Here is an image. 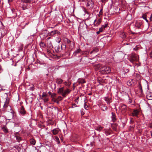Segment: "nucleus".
I'll use <instances>...</instances> for the list:
<instances>
[{
    "label": "nucleus",
    "mask_w": 152,
    "mask_h": 152,
    "mask_svg": "<svg viewBox=\"0 0 152 152\" xmlns=\"http://www.w3.org/2000/svg\"><path fill=\"white\" fill-rule=\"evenodd\" d=\"M89 52H84L83 54L87 55L89 54Z\"/></svg>",
    "instance_id": "3c124183"
},
{
    "label": "nucleus",
    "mask_w": 152,
    "mask_h": 152,
    "mask_svg": "<svg viewBox=\"0 0 152 152\" xmlns=\"http://www.w3.org/2000/svg\"><path fill=\"white\" fill-rule=\"evenodd\" d=\"M104 100L107 102L108 104H109L112 102L111 99L107 97H105Z\"/></svg>",
    "instance_id": "dca6fc26"
},
{
    "label": "nucleus",
    "mask_w": 152,
    "mask_h": 152,
    "mask_svg": "<svg viewBox=\"0 0 152 152\" xmlns=\"http://www.w3.org/2000/svg\"><path fill=\"white\" fill-rule=\"evenodd\" d=\"M50 38V37H49L48 38L46 39V41H48H48H49V40Z\"/></svg>",
    "instance_id": "bf43d9fd"
},
{
    "label": "nucleus",
    "mask_w": 152,
    "mask_h": 152,
    "mask_svg": "<svg viewBox=\"0 0 152 152\" xmlns=\"http://www.w3.org/2000/svg\"><path fill=\"white\" fill-rule=\"evenodd\" d=\"M107 26V24H105V25H102L101 28H106Z\"/></svg>",
    "instance_id": "ea45409f"
},
{
    "label": "nucleus",
    "mask_w": 152,
    "mask_h": 152,
    "mask_svg": "<svg viewBox=\"0 0 152 152\" xmlns=\"http://www.w3.org/2000/svg\"><path fill=\"white\" fill-rule=\"evenodd\" d=\"M103 31V28H99V31L96 32V33L97 34H99L100 33L102 32Z\"/></svg>",
    "instance_id": "7c9ffc66"
},
{
    "label": "nucleus",
    "mask_w": 152,
    "mask_h": 152,
    "mask_svg": "<svg viewBox=\"0 0 152 152\" xmlns=\"http://www.w3.org/2000/svg\"><path fill=\"white\" fill-rule=\"evenodd\" d=\"M43 100L45 102H48V98H44Z\"/></svg>",
    "instance_id": "37998d69"
},
{
    "label": "nucleus",
    "mask_w": 152,
    "mask_h": 152,
    "mask_svg": "<svg viewBox=\"0 0 152 152\" xmlns=\"http://www.w3.org/2000/svg\"><path fill=\"white\" fill-rule=\"evenodd\" d=\"M149 127L150 128H152V123H149L148 125Z\"/></svg>",
    "instance_id": "de8ad7c7"
},
{
    "label": "nucleus",
    "mask_w": 152,
    "mask_h": 152,
    "mask_svg": "<svg viewBox=\"0 0 152 152\" xmlns=\"http://www.w3.org/2000/svg\"><path fill=\"white\" fill-rule=\"evenodd\" d=\"M9 104V101L7 100V99H6L3 106V108L5 110H6L7 108L8 107Z\"/></svg>",
    "instance_id": "9d476101"
},
{
    "label": "nucleus",
    "mask_w": 152,
    "mask_h": 152,
    "mask_svg": "<svg viewBox=\"0 0 152 152\" xmlns=\"http://www.w3.org/2000/svg\"><path fill=\"white\" fill-rule=\"evenodd\" d=\"M55 139L56 141L57 142L58 144H59V143H60L59 139L58 137L56 136H55Z\"/></svg>",
    "instance_id": "c756f323"
},
{
    "label": "nucleus",
    "mask_w": 152,
    "mask_h": 152,
    "mask_svg": "<svg viewBox=\"0 0 152 152\" xmlns=\"http://www.w3.org/2000/svg\"><path fill=\"white\" fill-rule=\"evenodd\" d=\"M138 48L137 47V46H136V47L135 48H133V49L134 50H138Z\"/></svg>",
    "instance_id": "864d4df0"
},
{
    "label": "nucleus",
    "mask_w": 152,
    "mask_h": 152,
    "mask_svg": "<svg viewBox=\"0 0 152 152\" xmlns=\"http://www.w3.org/2000/svg\"><path fill=\"white\" fill-rule=\"evenodd\" d=\"M63 81V80L61 79L57 78L56 81V82L58 84H60L62 83Z\"/></svg>",
    "instance_id": "412c9836"
},
{
    "label": "nucleus",
    "mask_w": 152,
    "mask_h": 152,
    "mask_svg": "<svg viewBox=\"0 0 152 152\" xmlns=\"http://www.w3.org/2000/svg\"><path fill=\"white\" fill-rule=\"evenodd\" d=\"M139 111L137 109H135L133 111L132 114L133 117H137L139 114Z\"/></svg>",
    "instance_id": "39448f33"
},
{
    "label": "nucleus",
    "mask_w": 152,
    "mask_h": 152,
    "mask_svg": "<svg viewBox=\"0 0 152 152\" xmlns=\"http://www.w3.org/2000/svg\"><path fill=\"white\" fill-rule=\"evenodd\" d=\"M101 1L102 2H105L107 1V0H101Z\"/></svg>",
    "instance_id": "4d7b16f0"
},
{
    "label": "nucleus",
    "mask_w": 152,
    "mask_h": 152,
    "mask_svg": "<svg viewBox=\"0 0 152 152\" xmlns=\"http://www.w3.org/2000/svg\"><path fill=\"white\" fill-rule=\"evenodd\" d=\"M120 37L122 38H125L126 37V33L123 31H121V32Z\"/></svg>",
    "instance_id": "6ab92c4d"
},
{
    "label": "nucleus",
    "mask_w": 152,
    "mask_h": 152,
    "mask_svg": "<svg viewBox=\"0 0 152 152\" xmlns=\"http://www.w3.org/2000/svg\"><path fill=\"white\" fill-rule=\"evenodd\" d=\"M16 139L18 142H19L21 140V138L19 136H16Z\"/></svg>",
    "instance_id": "e433bc0d"
},
{
    "label": "nucleus",
    "mask_w": 152,
    "mask_h": 152,
    "mask_svg": "<svg viewBox=\"0 0 152 152\" xmlns=\"http://www.w3.org/2000/svg\"><path fill=\"white\" fill-rule=\"evenodd\" d=\"M96 67L97 69H99V70H100V68H101L102 67V65H101L100 64H98L96 65Z\"/></svg>",
    "instance_id": "473e14b6"
},
{
    "label": "nucleus",
    "mask_w": 152,
    "mask_h": 152,
    "mask_svg": "<svg viewBox=\"0 0 152 152\" xmlns=\"http://www.w3.org/2000/svg\"><path fill=\"white\" fill-rule=\"evenodd\" d=\"M60 39H58V40L57 41L59 43H60Z\"/></svg>",
    "instance_id": "e2e57ef3"
},
{
    "label": "nucleus",
    "mask_w": 152,
    "mask_h": 152,
    "mask_svg": "<svg viewBox=\"0 0 152 152\" xmlns=\"http://www.w3.org/2000/svg\"><path fill=\"white\" fill-rule=\"evenodd\" d=\"M63 83L67 86H69L71 84V83L69 82H65Z\"/></svg>",
    "instance_id": "72a5a7b5"
},
{
    "label": "nucleus",
    "mask_w": 152,
    "mask_h": 152,
    "mask_svg": "<svg viewBox=\"0 0 152 152\" xmlns=\"http://www.w3.org/2000/svg\"><path fill=\"white\" fill-rule=\"evenodd\" d=\"M89 4H88V3H87V5H87V6H89Z\"/></svg>",
    "instance_id": "338daca9"
},
{
    "label": "nucleus",
    "mask_w": 152,
    "mask_h": 152,
    "mask_svg": "<svg viewBox=\"0 0 152 152\" xmlns=\"http://www.w3.org/2000/svg\"><path fill=\"white\" fill-rule=\"evenodd\" d=\"M102 17V15H100L99 14H97L96 15V18H101Z\"/></svg>",
    "instance_id": "a19ab883"
},
{
    "label": "nucleus",
    "mask_w": 152,
    "mask_h": 152,
    "mask_svg": "<svg viewBox=\"0 0 152 152\" xmlns=\"http://www.w3.org/2000/svg\"><path fill=\"white\" fill-rule=\"evenodd\" d=\"M84 108L86 109H87V108H88V105H87L86 104V102H85V103H84Z\"/></svg>",
    "instance_id": "a18cd8bd"
},
{
    "label": "nucleus",
    "mask_w": 152,
    "mask_h": 152,
    "mask_svg": "<svg viewBox=\"0 0 152 152\" xmlns=\"http://www.w3.org/2000/svg\"><path fill=\"white\" fill-rule=\"evenodd\" d=\"M139 88L140 89V92H141V93H142V87H141V85H140V86H139Z\"/></svg>",
    "instance_id": "49530a36"
},
{
    "label": "nucleus",
    "mask_w": 152,
    "mask_h": 152,
    "mask_svg": "<svg viewBox=\"0 0 152 152\" xmlns=\"http://www.w3.org/2000/svg\"><path fill=\"white\" fill-rule=\"evenodd\" d=\"M3 130L4 132L5 133H7L8 132V130L5 127H4L3 128Z\"/></svg>",
    "instance_id": "f704fd0d"
},
{
    "label": "nucleus",
    "mask_w": 152,
    "mask_h": 152,
    "mask_svg": "<svg viewBox=\"0 0 152 152\" xmlns=\"http://www.w3.org/2000/svg\"><path fill=\"white\" fill-rule=\"evenodd\" d=\"M103 129V127L101 126H96L95 127V129L99 132H100Z\"/></svg>",
    "instance_id": "f3484780"
},
{
    "label": "nucleus",
    "mask_w": 152,
    "mask_h": 152,
    "mask_svg": "<svg viewBox=\"0 0 152 152\" xmlns=\"http://www.w3.org/2000/svg\"><path fill=\"white\" fill-rule=\"evenodd\" d=\"M102 10V9H100L99 13V14L101 15H102L103 14Z\"/></svg>",
    "instance_id": "c03bdc74"
},
{
    "label": "nucleus",
    "mask_w": 152,
    "mask_h": 152,
    "mask_svg": "<svg viewBox=\"0 0 152 152\" xmlns=\"http://www.w3.org/2000/svg\"><path fill=\"white\" fill-rule=\"evenodd\" d=\"M142 23L140 21H137L135 24V26L138 28H140L141 27Z\"/></svg>",
    "instance_id": "f8f14e48"
},
{
    "label": "nucleus",
    "mask_w": 152,
    "mask_h": 152,
    "mask_svg": "<svg viewBox=\"0 0 152 152\" xmlns=\"http://www.w3.org/2000/svg\"><path fill=\"white\" fill-rule=\"evenodd\" d=\"M29 23H26L25 24V25H28Z\"/></svg>",
    "instance_id": "774afa93"
},
{
    "label": "nucleus",
    "mask_w": 152,
    "mask_h": 152,
    "mask_svg": "<svg viewBox=\"0 0 152 152\" xmlns=\"http://www.w3.org/2000/svg\"><path fill=\"white\" fill-rule=\"evenodd\" d=\"M112 116H111V118L112 120L113 121V122H115L116 120V117L115 114L112 112Z\"/></svg>",
    "instance_id": "4468645a"
},
{
    "label": "nucleus",
    "mask_w": 152,
    "mask_h": 152,
    "mask_svg": "<svg viewBox=\"0 0 152 152\" xmlns=\"http://www.w3.org/2000/svg\"><path fill=\"white\" fill-rule=\"evenodd\" d=\"M47 94L45 92H44L42 93V98H45L47 97Z\"/></svg>",
    "instance_id": "c9c22d12"
},
{
    "label": "nucleus",
    "mask_w": 152,
    "mask_h": 152,
    "mask_svg": "<svg viewBox=\"0 0 152 152\" xmlns=\"http://www.w3.org/2000/svg\"><path fill=\"white\" fill-rule=\"evenodd\" d=\"M133 80L132 79L131 80H129L127 83V84L129 86H131L132 85Z\"/></svg>",
    "instance_id": "bb28decb"
},
{
    "label": "nucleus",
    "mask_w": 152,
    "mask_h": 152,
    "mask_svg": "<svg viewBox=\"0 0 152 152\" xmlns=\"http://www.w3.org/2000/svg\"><path fill=\"white\" fill-rule=\"evenodd\" d=\"M111 70L109 66H105L100 68V72L102 74H108L110 72Z\"/></svg>",
    "instance_id": "f03ea898"
},
{
    "label": "nucleus",
    "mask_w": 152,
    "mask_h": 152,
    "mask_svg": "<svg viewBox=\"0 0 152 152\" xmlns=\"http://www.w3.org/2000/svg\"><path fill=\"white\" fill-rule=\"evenodd\" d=\"M150 132L151 133V137H152V131H151Z\"/></svg>",
    "instance_id": "0e129e2a"
},
{
    "label": "nucleus",
    "mask_w": 152,
    "mask_h": 152,
    "mask_svg": "<svg viewBox=\"0 0 152 152\" xmlns=\"http://www.w3.org/2000/svg\"><path fill=\"white\" fill-rule=\"evenodd\" d=\"M70 92V91L68 89H67L66 90H64L63 93L62 94V96L64 97H65L66 95L69 93Z\"/></svg>",
    "instance_id": "ddd939ff"
},
{
    "label": "nucleus",
    "mask_w": 152,
    "mask_h": 152,
    "mask_svg": "<svg viewBox=\"0 0 152 152\" xmlns=\"http://www.w3.org/2000/svg\"><path fill=\"white\" fill-rule=\"evenodd\" d=\"M3 71V69L1 68V66L0 65V73Z\"/></svg>",
    "instance_id": "603ef678"
},
{
    "label": "nucleus",
    "mask_w": 152,
    "mask_h": 152,
    "mask_svg": "<svg viewBox=\"0 0 152 152\" xmlns=\"http://www.w3.org/2000/svg\"><path fill=\"white\" fill-rule=\"evenodd\" d=\"M142 18L144 20H145L146 22L148 23V20H147L146 18V16L145 15H143L142 16Z\"/></svg>",
    "instance_id": "2f4dec72"
},
{
    "label": "nucleus",
    "mask_w": 152,
    "mask_h": 152,
    "mask_svg": "<svg viewBox=\"0 0 152 152\" xmlns=\"http://www.w3.org/2000/svg\"><path fill=\"white\" fill-rule=\"evenodd\" d=\"M150 56L151 57H152V52L150 53Z\"/></svg>",
    "instance_id": "052dcab7"
},
{
    "label": "nucleus",
    "mask_w": 152,
    "mask_h": 152,
    "mask_svg": "<svg viewBox=\"0 0 152 152\" xmlns=\"http://www.w3.org/2000/svg\"><path fill=\"white\" fill-rule=\"evenodd\" d=\"M104 132L107 136L110 134V131L109 129H104Z\"/></svg>",
    "instance_id": "a211bd4d"
},
{
    "label": "nucleus",
    "mask_w": 152,
    "mask_h": 152,
    "mask_svg": "<svg viewBox=\"0 0 152 152\" xmlns=\"http://www.w3.org/2000/svg\"><path fill=\"white\" fill-rule=\"evenodd\" d=\"M23 2L26 3H28L30 2L29 0H22Z\"/></svg>",
    "instance_id": "58836bf2"
},
{
    "label": "nucleus",
    "mask_w": 152,
    "mask_h": 152,
    "mask_svg": "<svg viewBox=\"0 0 152 152\" xmlns=\"http://www.w3.org/2000/svg\"><path fill=\"white\" fill-rule=\"evenodd\" d=\"M52 100L54 102H56L57 99L55 98H54V99L52 98Z\"/></svg>",
    "instance_id": "8fccbe9b"
},
{
    "label": "nucleus",
    "mask_w": 152,
    "mask_h": 152,
    "mask_svg": "<svg viewBox=\"0 0 152 152\" xmlns=\"http://www.w3.org/2000/svg\"><path fill=\"white\" fill-rule=\"evenodd\" d=\"M64 47V48H66V45H58L56 46L55 48V50H56L57 52H59L61 51V50L63 49V47Z\"/></svg>",
    "instance_id": "20e7f679"
},
{
    "label": "nucleus",
    "mask_w": 152,
    "mask_h": 152,
    "mask_svg": "<svg viewBox=\"0 0 152 152\" xmlns=\"http://www.w3.org/2000/svg\"><path fill=\"white\" fill-rule=\"evenodd\" d=\"M101 108L102 110L103 111L107 110V107L104 105H102L101 106Z\"/></svg>",
    "instance_id": "5701e85b"
},
{
    "label": "nucleus",
    "mask_w": 152,
    "mask_h": 152,
    "mask_svg": "<svg viewBox=\"0 0 152 152\" xmlns=\"http://www.w3.org/2000/svg\"><path fill=\"white\" fill-rule=\"evenodd\" d=\"M64 90L63 88H59L58 91V93L59 94H61L62 95V94L63 93Z\"/></svg>",
    "instance_id": "4be33fe9"
},
{
    "label": "nucleus",
    "mask_w": 152,
    "mask_h": 152,
    "mask_svg": "<svg viewBox=\"0 0 152 152\" xmlns=\"http://www.w3.org/2000/svg\"><path fill=\"white\" fill-rule=\"evenodd\" d=\"M146 97L148 100H152V93L149 92H147L146 94Z\"/></svg>",
    "instance_id": "1a4fd4ad"
},
{
    "label": "nucleus",
    "mask_w": 152,
    "mask_h": 152,
    "mask_svg": "<svg viewBox=\"0 0 152 152\" xmlns=\"http://www.w3.org/2000/svg\"><path fill=\"white\" fill-rule=\"evenodd\" d=\"M58 130L56 129H53L52 130V132L53 134L56 135L58 134Z\"/></svg>",
    "instance_id": "393cba45"
},
{
    "label": "nucleus",
    "mask_w": 152,
    "mask_h": 152,
    "mask_svg": "<svg viewBox=\"0 0 152 152\" xmlns=\"http://www.w3.org/2000/svg\"><path fill=\"white\" fill-rule=\"evenodd\" d=\"M139 58L138 56L136 54L132 53L128 56L129 60L132 63L134 61H137Z\"/></svg>",
    "instance_id": "f257e3e1"
},
{
    "label": "nucleus",
    "mask_w": 152,
    "mask_h": 152,
    "mask_svg": "<svg viewBox=\"0 0 152 152\" xmlns=\"http://www.w3.org/2000/svg\"><path fill=\"white\" fill-rule=\"evenodd\" d=\"M83 11L85 14H86L88 15L89 14V13L87 11V10L85 9H84Z\"/></svg>",
    "instance_id": "79ce46f5"
},
{
    "label": "nucleus",
    "mask_w": 152,
    "mask_h": 152,
    "mask_svg": "<svg viewBox=\"0 0 152 152\" xmlns=\"http://www.w3.org/2000/svg\"><path fill=\"white\" fill-rule=\"evenodd\" d=\"M81 51V50L80 48H79L74 52L73 55L74 56H75L77 53H79Z\"/></svg>",
    "instance_id": "a878e982"
},
{
    "label": "nucleus",
    "mask_w": 152,
    "mask_h": 152,
    "mask_svg": "<svg viewBox=\"0 0 152 152\" xmlns=\"http://www.w3.org/2000/svg\"><path fill=\"white\" fill-rule=\"evenodd\" d=\"M120 109L123 112H125L126 110L127 107L125 105L123 104L120 107Z\"/></svg>",
    "instance_id": "423d86ee"
},
{
    "label": "nucleus",
    "mask_w": 152,
    "mask_h": 152,
    "mask_svg": "<svg viewBox=\"0 0 152 152\" xmlns=\"http://www.w3.org/2000/svg\"><path fill=\"white\" fill-rule=\"evenodd\" d=\"M56 94H55V93H53L51 95V97H52V98H53V99L54 98H54L56 97Z\"/></svg>",
    "instance_id": "4c0bfd02"
},
{
    "label": "nucleus",
    "mask_w": 152,
    "mask_h": 152,
    "mask_svg": "<svg viewBox=\"0 0 152 152\" xmlns=\"http://www.w3.org/2000/svg\"><path fill=\"white\" fill-rule=\"evenodd\" d=\"M20 113L22 115H24L26 113V111L25 110L23 106H21L20 107Z\"/></svg>",
    "instance_id": "6e6552de"
},
{
    "label": "nucleus",
    "mask_w": 152,
    "mask_h": 152,
    "mask_svg": "<svg viewBox=\"0 0 152 152\" xmlns=\"http://www.w3.org/2000/svg\"><path fill=\"white\" fill-rule=\"evenodd\" d=\"M39 45L41 47L45 48L46 45V44L43 42H41L40 43Z\"/></svg>",
    "instance_id": "c85d7f7f"
},
{
    "label": "nucleus",
    "mask_w": 152,
    "mask_h": 152,
    "mask_svg": "<svg viewBox=\"0 0 152 152\" xmlns=\"http://www.w3.org/2000/svg\"><path fill=\"white\" fill-rule=\"evenodd\" d=\"M102 21V19L101 18H96L95 20H94V26H97L99 25Z\"/></svg>",
    "instance_id": "7ed1b4c3"
},
{
    "label": "nucleus",
    "mask_w": 152,
    "mask_h": 152,
    "mask_svg": "<svg viewBox=\"0 0 152 152\" xmlns=\"http://www.w3.org/2000/svg\"><path fill=\"white\" fill-rule=\"evenodd\" d=\"M11 11L12 13H14L15 12V9H12Z\"/></svg>",
    "instance_id": "5fc2aeb1"
},
{
    "label": "nucleus",
    "mask_w": 152,
    "mask_h": 152,
    "mask_svg": "<svg viewBox=\"0 0 152 152\" xmlns=\"http://www.w3.org/2000/svg\"><path fill=\"white\" fill-rule=\"evenodd\" d=\"M48 94H49L50 95H51V94H51V93L50 92V91H49V92H48Z\"/></svg>",
    "instance_id": "69168bd1"
},
{
    "label": "nucleus",
    "mask_w": 152,
    "mask_h": 152,
    "mask_svg": "<svg viewBox=\"0 0 152 152\" xmlns=\"http://www.w3.org/2000/svg\"><path fill=\"white\" fill-rule=\"evenodd\" d=\"M10 113H11L12 114V116L10 118V119H8V120H11L12 118L14 117L15 115V112L13 110H12L11 108V107L10 106Z\"/></svg>",
    "instance_id": "9b49d317"
},
{
    "label": "nucleus",
    "mask_w": 152,
    "mask_h": 152,
    "mask_svg": "<svg viewBox=\"0 0 152 152\" xmlns=\"http://www.w3.org/2000/svg\"><path fill=\"white\" fill-rule=\"evenodd\" d=\"M30 142L31 144L34 145L35 144L36 141L33 138H31L30 140Z\"/></svg>",
    "instance_id": "aec40b11"
},
{
    "label": "nucleus",
    "mask_w": 152,
    "mask_h": 152,
    "mask_svg": "<svg viewBox=\"0 0 152 152\" xmlns=\"http://www.w3.org/2000/svg\"><path fill=\"white\" fill-rule=\"evenodd\" d=\"M67 39V43L69 44L70 42L71 41L69 40L68 39Z\"/></svg>",
    "instance_id": "6e6d98bb"
},
{
    "label": "nucleus",
    "mask_w": 152,
    "mask_h": 152,
    "mask_svg": "<svg viewBox=\"0 0 152 152\" xmlns=\"http://www.w3.org/2000/svg\"><path fill=\"white\" fill-rule=\"evenodd\" d=\"M60 32L57 30H55L53 31H51L49 33V35L50 36H53L55 34H59Z\"/></svg>",
    "instance_id": "0eeeda50"
},
{
    "label": "nucleus",
    "mask_w": 152,
    "mask_h": 152,
    "mask_svg": "<svg viewBox=\"0 0 152 152\" xmlns=\"http://www.w3.org/2000/svg\"><path fill=\"white\" fill-rule=\"evenodd\" d=\"M98 51V50L97 48H95L93 49V50L90 53V54L94 53L97 52Z\"/></svg>",
    "instance_id": "cd10ccee"
},
{
    "label": "nucleus",
    "mask_w": 152,
    "mask_h": 152,
    "mask_svg": "<svg viewBox=\"0 0 152 152\" xmlns=\"http://www.w3.org/2000/svg\"><path fill=\"white\" fill-rule=\"evenodd\" d=\"M76 106H77L74 103V104H72V107L74 108V107H76Z\"/></svg>",
    "instance_id": "09e8293b"
},
{
    "label": "nucleus",
    "mask_w": 152,
    "mask_h": 152,
    "mask_svg": "<svg viewBox=\"0 0 152 152\" xmlns=\"http://www.w3.org/2000/svg\"><path fill=\"white\" fill-rule=\"evenodd\" d=\"M47 44V46L49 48L51 49L53 48V45L51 43V42L50 41H46Z\"/></svg>",
    "instance_id": "2eb2a0df"
},
{
    "label": "nucleus",
    "mask_w": 152,
    "mask_h": 152,
    "mask_svg": "<svg viewBox=\"0 0 152 152\" xmlns=\"http://www.w3.org/2000/svg\"><path fill=\"white\" fill-rule=\"evenodd\" d=\"M150 19L151 21H152V14H151V16L150 18Z\"/></svg>",
    "instance_id": "13d9d810"
},
{
    "label": "nucleus",
    "mask_w": 152,
    "mask_h": 152,
    "mask_svg": "<svg viewBox=\"0 0 152 152\" xmlns=\"http://www.w3.org/2000/svg\"><path fill=\"white\" fill-rule=\"evenodd\" d=\"M58 99H59L60 98V99H60V100H61V99H62L61 97V96H58Z\"/></svg>",
    "instance_id": "680f3d73"
},
{
    "label": "nucleus",
    "mask_w": 152,
    "mask_h": 152,
    "mask_svg": "<svg viewBox=\"0 0 152 152\" xmlns=\"http://www.w3.org/2000/svg\"><path fill=\"white\" fill-rule=\"evenodd\" d=\"M79 83H86V81L83 79H79L77 81Z\"/></svg>",
    "instance_id": "b1692460"
}]
</instances>
